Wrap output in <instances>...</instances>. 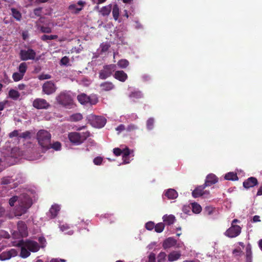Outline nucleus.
I'll use <instances>...</instances> for the list:
<instances>
[{"label": "nucleus", "mask_w": 262, "mask_h": 262, "mask_svg": "<svg viewBox=\"0 0 262 262\" xmlns=\"http://www.w3.org/2000/svg\"><path fill=\"white\" fill-rule=\"evenodd\" d=\"M24 76V75H23L19 72H15L12 75V78L14 81H18L21 80L23 78Z\"/></svg>", "instance_id": "nucleus-44"}, {"label": "nucleus", "mask_w": 262, "mask_h": 262, "mask_svg": "<svg viewBox=\"0 0 262 262\" xmlns=\"http://www.w3.org/2000/svg\"><path fill=\"white\" fill-rule=\"evenodd\" d=\"M41 10L42 8L41 7L35 8L34 10V14L37 16H40L41 15Z\"/></svg>", "instance_id": "nucleus-57"}, {"label": "nucleus", "mask_w": 262, "mask_h": 262, "mask_svg": "<svg viewBox=\"0 0 262 262\" xmlns=\"http://www.w3.org/2000/svg\"><path fill=\"white\" fill-rule=\"evenodd\" d=\"M38 78L39 80H43L49 79L51 78V76L49 74H42L39 75Z\"/></svg>", "instance_id": "nucleus-54"}, {"label": "nucleus", "mask_w": 262, "mask_h": 262, "mask_svg": "<svg viewBox=\"0 0 262 262\" xmlns=\"http://www.w3.org/2000/svg\"><path fill=\"white\" fill-rule=\"evenodd\" d=\"M112 9V5L110 4L107 6H103L102 8H101V9L99 11V12L103 16H106L110 14Z\"/></svg>", "instance_id": "nucleus-24"}, {"label": "nucleus", "mask_w": 262, "mask_h": 262, "mask_svg": "<svg viewBox=\"0 0 262 262\" xmlns=\"http://www.w3.org/2000/svg\"><path fill=\"white\" fill-rule=\"evenodd\" d=\"M10 237L9 234L3 230H0V239L1 238H9Z\"/></svg>", "instance_id": "nucleus-51"}, {"label": "nucleus", "mask_w": 262, "mask_h": 262, "mask_svg": "<svg viewBox=\"0 0 262 262\" xmlns=\"http://www.w3.org/2000/svg\"><path fill=\"white\" fill-rule=\"evenodd\" d=\"M21 243H23L25 245L26 247H27L30 251L32 252H36L38 251L40 249L39 244L35 241H21Z\"/></svg>", "instance_id": "nucleus-13"}, {"label": "nucleus", "mask_w": 262, "mask_h": 262, "mask_svg": "<svg viewBox=\"0 0 262 262\" xmlns=\"http://www.w3.org/2000/svg\"><path fill=\"white\" fill-rule=\"evenodd\" d=\"M12 251L3 252L0 254V260H5L10 259L12 256Z\"/></svg>", "instance_id": "nucleus-33"}, {"label": "nucleus", "mask_w": 262, "mask_h": 262, "mask_svg": "<svg viewBox=\"0 0 262 262\" xmlns=\"http://www.w3.org/2000/svg\"><path fill=\"white\" fill-rule=\"evenodd\" d=\"M106 122L105 118L101 116H95L91 119L92 125L96 128H101L103 127Z\"/></svg>", "instance_id": "nucleus-12"}, {"label": "nucleus", "mask_w": 262, "mask_h": 262, "mask_svg": "<svg viewBox=\"0 0 262 262\" xmlns=\"http://www.w3.org/2000/svg\"><path fill=\"white\" fill-rule=\"evenodd\" d=\"M112 14L115 20H118L119 16V8L117 4L114 5L112 8Z\"/></svg>", "instance_id": "nucleus-32"}, {"label": "nucleus", "mask_w": 262, "mask_h": 262, "mask_svg": "<svg viewBox=\"0 0 262 262\" xmlns=\"http://www.w3.org/2000/svg\"><path fill=\"white\" fill-rule=\"evenodd\" d=\"M155 224L152 222H148L145 225V228L148 230H152L155 228Z\"/></svg>", "instance_id": "nucleus-52"}, {"label": "nucleus", "mask_w": 262, "mask_h": 262, "mask_svg": "<svg viewBox=\"0 0 262 262\" xmlns=\"http://www.w3.org/2000/svg\"><path fill=\"white\" fill-rule=\"evenodd\" d=\"M86 2L83 1H79L76 4H72L69 6L68 10L72 14H78L83 9L85 6Z\"/></svg>", "instance_id": "nucleus-9"}, {"label": "nucleus", "mask_w": 262, "mask_h": 262, "mask_svg": "<svg viewBox=\"0 0 262 262\" xmlns=\"http://www.w3.org/2000/svg\"><path fill=\"white\" fill-rule=\"evenodd\" d=\"M33 106L37 109H47L50 106V104L47 100L43 98H36L32 103Z\"/></svg>", "instance_id": "nucleus-11"}, {"label": "nucleus", "mask_w": 262, "mask_h": 262, "mask_svg": "<svg viewBox=\"0 0 262 262\" xmlns=\"http://www.w3.org/2000/svg\"><path fill=\"white\" fill-rule=\"evenodd\" d=\"M227 180L235 181L238 180L237 174L233 172H230L226 173L224 177Z\"/></svg>", "instance_id": "nucleus-30"}, {"label": "nucleus", "mask_w": 262, "mask_h": 262, "mask_svg": "<svg viewBox=\"0 0 262 262\" xmlns=\"http://www.w3.org/2000/svg\"><path fill=\"white\" fill-rule=\"evenodd\" d=\"M12 179L9 177L4 178L2 181V184H8L11 182Z\"/></svg>", "instance_id": "nucleus-61"}, {"label": "nucleus", "mask_w": 262, "mask_h": 262, "mask_svg": "<svg viewBox=\"0 0 262 262\" xmlns=\"http://www.w3.org/2000/svg\"><path fill=\"white\" fill-rule=\"evenodd\" d=\"M166 254L164 252H161L157 256V262H164L166 259Z\"/></svg>", "instance_id": "nucleus-45"}, {"label": "nucleus", "mask_w": 262, "mask_h": 262, "mask_svg": "<svg viewBox=\"0 0 262 262\" xmlns=\"http://www.w3.org/2000/svg\"><path fill=\"white\" fill-rule=\"evenodd\" d=\"M181 256V254L179 252L173 251L168 254V260L169 261H176L179 259Z\"/></svg>", "instance_id": "nucleus-25"}, {"label": "nucleus", "mask_w": 262, "mask_h": 262, "mask_svg": "<svg viewBox=\"0 0 262 262\" xmlns=\"http://www.w3.org/2000/svg\"><path fill=\"white\" fill-rule=\"evenodd\" d=\"M20 244L22 245L20 254V256L24 258L28 257L30 255V251L23 243L20 242Z\"/></svg>", "instance_id": "nucleus-27"}, {"label": "nucleus", "mask_w": 262, "mask_h": 262, "mask_svg": "<svg viewBox=\"0 0 262 262\" xmlns=\"http://www.w3.org/2000/svg\"><path fill=\"white\" fill-rule=\"evenodd\" d=\"M58 38V36L56 35H43L41 37V39L43 41H46L48 40H54Z\"/></svg>", "instance_id": "nucleus-37"}, {"label": "nucleus", "mask_w": 262, "mask_h": 262, "mask_svg": "<svg viewBox=\"0 0 262 262\" xmlns=\"http://www.w3.org/2000/svg\"><path fill=\"white\" fill-rule=\"evenodd\" d=\"M138 129V126L134 124H129L126 128L127 132H132Z\"/></svg>", "instance_id": "nucleus-50"}, {"label": "nucleus", "mask_w": 262, "mask_h": 262, "mask_svg": "<svg viewBox=\"0 0 262 262\" xmlns=\"http://www.w3.org/2000/svg\"><path fill=\"white\" fill-rule=\"evenodd\" d=\"M113 76L116 79L123 82L128 78L127 74L122 70L115 71Z\"/></svg>", "instance_id": "nucleus-16"}, {"label": "nucleus", "mask_w": 262, "mask_h": 262, "mask_svg": "<svg viewBox=\"0 0 262 262\" xmlns=\"http://www.w3.org/2000/svg\"><path fill=\"white\" fill-rule=\"evenodd\" d=\"M8 101L7 100H5L4 101L0 102V111H3L6 105L8 103Z\"/></svg>", "instance_id": "nucleus-62"}, {"label": "nucleus", "mask_w": 262, "mask_h": 262, "mask_svg": "<svg viewBox=\"0 0 262 262\" xmlns=\"http://www.w3.org/2000/svg\"><path fill=\"white\" fill-rule=\"evenodd\" d=\"M19 135L20 134H19V132L18 130H14L9 134V137L11 138H13V137H18V138H19Z\"/></svg>", "instance_id": "nucleus-55"}, {"label": "nucleus", "mask_w": 262, "mask_h": 262, "mask_svg": "<svg viewBox=\"0 0 262 262\" xmlns=\"http://www.w3.org/2000/svg\"><path fill=\"white\" fill-rule=\"evenodd\" d=\"M177 241L172 237H169L166 239L163 243V247L166 249L174 246L176 244Z\"/></svg>", "instance_id": "nucleus-20"}, {"label": "nucleus", "mask_w": 262, "mask_h": 262, "mask_svg": "<svg viewBox=\"0 0 262 262\" xmlns=\"http://www.w3.org/2000/svg\"><path fill=\"white\" fill-rule=\"evenodd\" d=\"M17 230L18 233L14 231L12 233L13 237L18 238L19 237H26L28 235V230L27 225L25 222L20 221L17 223Z\"/></svg>", "instance_id": "nucleus-6"}, {"label": "nucleus", "mask_w": 262, "mask_h": 262, "mask_svg": "<svg viewBox=\"0 0 262 262\" xmlns=\"http://www.w3.org/2000/svg\"><path fill=\"white\" fill-rule=\"evenodd\" d=\"M69 61L70 60L68 57L65 56L61 59L60 64L61 65L68 66Z\"/></svg>", "instance_id": "nucleus-49"}, {"label": "nucleus", "mask_w": 262, "mask_h": 262, "mask_svg": "<svg viewBox=\"0 0 262 262\" xmlns=\"http://www.w3.org/2000/svg\"><path fill=\"white\" fill-rule=\"evenodd\" d=\"M117 65L121 68H126L129 65V62L126 59H121L118 61Z\"/></svg>", "instance_id": "nucleus-39"}, {"label": "nucleus", "mask_w": 262, "mask_h": 262, "mask_svg": "<svg viewBox=\"0 0 262 262\" xmlns=\"http://www.w3.org/2000/svg\"><path fill=\"white\" fill-rule=\"evenodd\" d=\"M82 115L80 113L74 114L70 116V120L72 121H78L82 120Z\"/></svg>", "instance_id": "nucleus-38"}, {"label": "nucleus", "mask_w": 262, "mask_h": 262, "mask_svg": "<svg viewBox=\"0 0 262 262\" xmlns=\"http://www.w3.org/2000/svg\"><path fill=\"white\" fill-rule=\"evenodd\" d=\"M11 11L13 17L17 21H20L21 18V13L14 8H11Z\"/></svg>", "instance_id": "nucleus-29"}, {"label": "nucleus", "mask_w": 262, "mask_h": 262, "mask_svg": "<svg viewBox=\"0 0 262 262\" xmlns=\"http://www.w3.org/2000/svg\"><path fill=\"white\" fill-rule=\"evenodd\" d=\"M77 99L81 104H86L89 103L92 104H95L91 101L90 97L84 93L78 95Z\"/></svg>", "instance_id": "nucleus-18"}, {"label": "nucleus", "mask_w": 262, "mask_h": 262, "mask_svg": "<svg viewBox=\"0 0 262 262\" xmlns=\"http://www.w3.org/2000/svg\"><path fill=\"white\" fill-rule=\"evenodd\" d=\"M110 47V46L109 45L106 44V43H105V44L102 43L101 45V51L103 52H106L108 50Z\"/></svg>", "instance_id": "nucleus-59"}, {"label": "nucleus", "mask_w": 262, "mask_h": 262, "mask_svg": "<svg viewBox=\"0 0 262 262\" xmlns=\"http://www.w3.org/2000/svg\"><path fill=\"white\" fill-rule=\"evenodd\" d=\"M61 147V143L59 142H58V141H56V142H54L52 144H51V142L50 143V145H49V149H50V148H53L54 150L57 151V150H60Z\"/></svg>", "instance_id": "nucleus-35"}, {"label": "nucleus", "mask_w": 262, "mask_h": 262, "mask_svg": "<svg viewBox=\"0 0 262 262\" xmlns=\"http://www.w3.org/2000/svg\"><path fill=\"white\" fill-rule=\"evenodd\" d=\"M90 135L88 131L82 133L71 132L68 134V138L72 144L78 145L83 143Z\"/></svg>", "instance_id": "nucleus-3"}, {"label": "nucleus", "mask_w": 262, "mask_h": 262, "mask_svg": "<svg viewBox=\"0 0 262 262\" xmlns=\"http://www.w3.org/2000/svg\"><path fill=\"white\" fill-rule=\"evenodd\" d=\"M116 66L114 64L105 65L103 69L99 71V78L104 80L110 77L116 70Z\"/></svg>", "instance_id": "nucleus-5"}, {"label": "nucleus", "mask_w": 262, "mask_h": 262, "mask_svg": "<svg viewBox=\"0 0 262 262\" xmlns=\"http://www.w3.org/2000/svg\"><path fill=\"white\" fill-rule=\"evenodd\" d=\"M155 120L153 118H149L146 121V127L148 130H151L154 128Z\"/></svg>", "instance_id": "nucleus-43"}, {"label": "nucleus", "mask_w": 262, "mask_h": 262, "mask_svg": "<svg viewBox=\"0 0 262 262\" xmlns=\"http://www.w3.org/2000/svg\"><path fill=\"white\" fill-rule=\"evenodd\" d=\"M27 63L21 62L18 67L19 72L24 75L27 71Z\"/></svg>", "instance_id": "nucleus-36"}, {"label": "nucleus", "mask_w": 262, "mask_h": 262, "mask_svg": "<svg viewBox=\"0 0 262 262\" xmlns=\"http://www.w3.org/2000/svg\"><path fill=\"white\" fill-rule=\"evenodd\" d=\"M206 187L205 185H200L197 187L192 192V195L193 198H196L205 195V192H203V190Z\"/></svg>", "instance_id": "nucleus-17"}, {"label": "nucleus", "mask_w": 262, "mask_h": 262, "mask_svg": "<svg viewBox=\"0 0 262 262\" xmlns=\"http://www.w3.org/2000/svg\"><path fill=\"white\" fill-rule=\"evenodd\" d=\"M148 262H156V254L151 253L148 256Z\"/></svg>", "instance_id": "nucleus-56"}, {"label": "nucleus", "mask_w": 262, "mask_h": 262, "mask_svg": "<svg viewBox=\"0 0 262 262\" xmlns=\"http://www.w3.org/2000/svg\"><path fill=\"white\" fill-rule=\"evenodd\" d=\"M102 161V158H101V157H97L95 158H94L93 162L96 165H100L101 164Z\"/></svg>", "instance_id": "nucleus-53"}, {"label": "nucleus", "mask_w": 262, "mask_h": 262, "mask_svg": "<svg viewBox=\"0 0 262 262\" xmlns=\"http://www.w3.org/2000/svg\"><path fill=\"white\" fill-rule=\"evenodd\" d=\"M214 211L215 208L211 206H206L204 209V213L206 215H211Z\"/></svg>", "instance_id": "nucleus-40"}, {"label": "nucleus", "mask_w": 262, "mask_h": 262, "mask_svg": "<svg viewBox=\"0 0 262 262\" xmlns=\"http://www.w3.org/2000/svg\"><path fill=\"white\" fill-rule=\"evenodd\" d=\"M163 222L168 225H172L176 221V217L173 215H164L163 216Z\"/></svg>", "instance_id": "nucleus-23"}, {"label": "nucleus", "mask_w": 262, "mask_h": 262, "mask_svg": "<svg viewBox=\"0 0 262 262\" xmlns=\"http://www.w3.org/2000/svg\"><path fill=\"white\" fill-rule=\"evenodd\" d=\"M9 97L14 100H17L20 97L19 93L14 89H11L9 91Z\"/></svg>", "instance_id": "nucleus-28"}, {"label": "nucleus", "mask_w": 262, "mask_h": 262, "mask_svg": "<svg viewBox=\"0 0 262 262\" xmlns=\"http://www.w3.org/2000/svg\"><path fill=\"white\" fill-rule=\"evenodd\" d=\"M258 184L257 179L255 177H251L243 182V186L246 189H249L257 185Z\"/></svg>", "instance_id": "nucleus-14"}, {"label": "nucleus", "mask_w": 262, "mask_h": 262, "mask_svg": "<svg viewBox=\"0 0 262 262\" xmlns=\"http://www.w3.org/2000/svg\"><path fill=\"white\" fill-rule=\"evenodd\" d=\"M40 31L42 33H50L52 32V29L49 27L42 26L40 27Z\"/></svg>", "instance_id": "nucleus-48"}, {"label": "nucleus", "mask_w": 262, "mask_h": 262, "mask_svg": "<svg viewBox=\"0 0 262 262\" xmlns=\"http://www.w3.org/2000/svg\"><path fill=\"white\" fill-rule=\"evenodd\" d=\"M113 152L116 156H120L122 152V150L119 148H115L113 149Z\"/></svg>", "instance_id": "nucleus-58"}, {"label": "nucleus", "mask_w": 262, "mask_h": 262, "mask_svg": "<svg viewBox=\"0 0 262 262\" xmlns=\"http://www.w3.org/2000/svg\"><path fill=\"white\" fill-rule=\"evenodd\" d=\"M191 206L193 212L195 213H199L201 212L202 210V207L198 203H193L191 204Z\"/></svg>", "instance_id": "nucleus-34"}, {"label": "nucleus", "mask_w": 262, "mask_h": 262, "mask_svg": "<svg viewBox=\"0 0 262 262\" xmlns=\"http://www.w3.org/2000/svg\"><path fill=\"white\" fill-rule=\"evenodd\" d=\"M246 251V262H252V252L250 245L247 246Z\"/></svg>", "instance_id": "nucleus-26"}, {"label": "nucleus", "mask_w": 262, "mask_h": 262, "mask_svg": "<svg viewBox=\"0 0 262 262\" xmlns=\"http://www.w3.org/2000/svg\"><path fill=\"white\" fill-rule=\"evenodd\" d=\"M218 182V178L213 173L208 174L206 178L205 186L208 187Z\"/></svg>", "instance_id": "nucleus-15"}, {"label": "nucleus", "mask_w": 262, "mask_h": 262, "mask_svg": "<svg viewBox=\"0 0 262 262\" xmlns=\"http://www.w3.org/2000/svg\"><path fill=\"white\" fill-rule=\"evenodd\" d=\"M31 138V132L26 131L19 135V139H30Z\"/></svg>", "instance_id": "nucleus-42"}, {"label": "nucleus", "mask_w": 262, "mask_h": 262, "mask_svg": "<svg viewBox=\"0 0 262 262\" xmlns=\"http://www.w3.org/2000/svg\"><path fill=\"white\" fill-rule=\"evenodd\" d=\"M19 197L17 196H13L9 200V204L11 206H13L16 201L18 202Z\"/></svg>", "instance_id": "nucleus-47"}, {"label": "nucleus", "mask_w": 262, "mask_h": 262, "mask_svg": "<svg viewBox=\"0 0 262 262\" xmlns=\"http://www.w3.org/2000/svg\"><path fill=\"white\" fill-rule=\"evenodd\" d=\"M100 87L102 91H110L115 88V85L112 82L105 81L100 84Z\"/></svg>", "instance_id": "nucleus-19"}, {"label": "nucleus", "mask_w": 262, "mask_h": 262, "mask_svg": "<svg viewBox=\"0 0 262 262\" xmlns=\"http://www.w3.org/2000/svg\"><path fill=\"white\" fill-rule=\"evenodd\" d=\"M57 88L52 81L45 82L42 86V92L47 95H50L55 93Z\"/></svg>", "instance_id": "nucleus-7"}, {"label": "nucleus", "mask_w": 262, "mask_h": 262, "mask_svg": "<svg viewBox=\"0 0 262 262\" xmlns=\"http://www.w3.org/2000/svg\"><path fill=\"white\" fill-rule=\"evenodd\" d=\"M60 209V206L57 204L52 205L49 210V212L51 214V218L53 219L55 217L57 216V214L58 213Z\"/></svg>", "instance_id": "nucleus-22"}, {"label": "nucleus", "mask_w": 262, "mask_h": 262, "mask_svg": "<svg viewBox=\"0 0 262 262\" xmlns=\"http://www.w3.org/2000/svg\"><path fill=\"white\" fill-rule=\"evenodd\" d=\"M20 58L21 60H33L36 56V52L32 49L28 50H21L19 52Z\"/></svg>", "instance_id": "nucleus-8"}, {"label": "nucleus", "mask_w": 262, "mask_h": 262, "mask_svg": "<svg viewBox=\"0 0 262 262\" xmlns=\"http://www.w3.org/2000/svg\"><path fill=\"white\" fill-rule=\"evenodd\" d=\"M142 94L141 92L140 91H135L132 92L130 95L129 97L130 98H140L142 97Z\"/></svg>", "instance_id": "nucleus-46"}, {"label": "nucleus", "mask_w": 262, "mask_h": 262, "mask_svg": "<svg viewBox=\"0 0 262 262\" xmlns=\"http://www.w3.org/2000/svg\"><path fill=\"white\" fill-rule=\"evenodd\" d=\"M60 230L63 232H66L69 229V227L67 225H62L60 226Z\"/></svg>", "instance_id": "nucleus-63"}, {"label": "nucleus", "mask_w": 262, "mask_h": 262, "mask_svg": "<svg viewBox=\"0 0 262 262\" xmlns=\"http://www.w3.org/2000/svg\"><path fill=\"white\" fill-rule=\"evenodd\" d=\"M165 227V225L163 223H159L157 225H155V230L158 233L162 232Z\"/></svg>", "instance_id": "nucleus-41"}, {"label": "nucleus", "mask_w": 262, "mask_h": 262, "mask_svg": "<svg viewBox=\"0 0 262 262\" xmlns=\"http://www.w3.org/2000/svg\"><path fill=\"white\" fill-rule=\"evenodd\" d=\"M242 228L238 225L231 226L225 232V236L234 238L238 236L241 233Z\"/></svg>", "instance_id": "nucleus-10"}, {"label": "nucleus", "mask_w": 262, "mask_h": 262, "mask_svg": "<svg viewBox=\"0 0 262 262\" xmlns=\"http://www.w3.org/2000/svg\"><path fill=\"white\" fill-rule=\"evenodd\" d=\"M122 151V152L121 154L122 155V159H123L124 162L125 163H128L129 161H128V156L130 154L129 149L128 148H126Z\"/></svg>", "instance_id": "nucleus-31"}, {"label": "nucleus", "mask_w": 262, "mask_h": 262, "mask_svg": "<svg viewBox=\"0 0 262 262\" xmlns=\"http://www.w3.org/2000/svg\"><path fill=\"white\" fill-rule=\"evenodd\" d=\"M125 125L123 124H120L116 128V130L118 132V134L125 129Z\"/></svg>", "instance_id": "nucleus-60"}, {"label": "nucleus", "mask_w": 262, "mask_h": 262, "mask_svg": "<svg viewBox=\"0 0 262 262\" xmlns=\"http://www.w3.org/2000/svg\"><path fill=\"white\" fill-rule=\"evenodd\" d=\"M55 99L58 104L64 107H69L73 104L71 95L66 91L61 92L56 97Z\"/></svg>", "instance_id": "nucleus-4"}, {"label": "nucleus", "mask_w": 262, "mask_h": 262, "mask_svg": "<svg viewBox=\"0 0 262 262\" xmlns=\"http://www.w3.org/2000/svg\"><path fill=\"white\" fill-rule=\"evenodd\" d=\"M32 205V201L29 195L23 193L20 195L18 200V205L14 210V216H20L26 213L28 209Z\"/></svg>", "instance_id": "nucleus-1"}, {"label": "nucleus", "mask_w": 262, "mask_h": 262, "mask_svg": "<svg viewBox=\"0 0 262 262\" xmlns=\"http://www.w3.org/2000/svg\"><path fill=\"white\" fill-rule=\"evenodd\" d=\"M38 143L42 149H49L50 143L51 142V134L45 129H40L36 134Z\"/></svg>", "instance_id": "nucleus-2"}, {"label": "nucleus", "mask_w": 262, "mask_h": 262, "mask_svg": "<svg viewBox=\"0 0 262 262\" xmlns=\"http://www.w3.org/2000/svg\"><path fill=\"white\" fill-rule=\"evenodd\" d=\"M165 195L168 199L170 200L176 199L178 194L176 190L173 189H168L165 193Z\"/></svg>", "instance_id": "nucleus-21"}, {"label": "nucleus", "mask_w": 262, "mask_h": 262, "mask_svg": "<svg viewBox=\"0 0 262 262\" xmlns=\"http://www.w3.org/2000/svg\"><path fill=\"white\" fill-rule=\"evenodd\" d=\"M253 222H260V217L258 215H254L253 217Z\"/></svg>", "instance_id": "nucleus-64"}]
</instances>
